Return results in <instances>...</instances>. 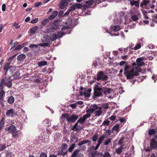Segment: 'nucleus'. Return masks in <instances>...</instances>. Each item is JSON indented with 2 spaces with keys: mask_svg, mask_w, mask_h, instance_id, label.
Returning a JSON list of instances; mask_svg holds the SVG:
<instances>
[{
  "mask_svg": "<svg viewBox=\"0 0 157 157\" xmlns=\"http://www.w3.org/2000/svg\"><path fill=\"white\" fill-rule=\"evenodd\" d=\"M131 67L127 64H126L124 69V75L126 77V79H132L135 76H136L139 75V72H140L142 69L140 67H137L136 69L137 71H135L134 68H132L130 69Z\"/></svg>",
  "mask_w": 157,
  "mask_h": 157,
  "instance_id": "f257e3e1",
  "label": "nucleus"
},
{
  "mask_svg": "<svg viewBox=\"0 0 157 157\" xmlns=\"http://www.w3.org/2000/svg\"><path fill=\"white\" fill-rule=\"evenodd\" d=\"M62 117L63 119H66V121L68 123L74 122L78 118V116L75 114H73L70 117L68 113L63 114Z\"/></svg>",
  "mask_w": 157,
  "mask_h": 157,
  "instance_id": "f03ea898",
  "label": "nucleus"
},
{
  "mask_svg": "<svg viewBox=\"0 0 157 157\" xmlns=\"http://www.w3.org/2000/svg\"><path fill=\"white\" fill-rule=\"evenodd\" d=\"M94 94L95 97H101L103 95V89L99 86L97 84H95L94 87Z\"/></svg>",
  "mask_w": 157,
  "mask_h": 157,
  "instance_id": "7ed1b4c3",
  "label": "nucleus"
},
{
  "mask_svg": "<svg viewBox=\"0 0 157 157\" xmlns=\"http://www.w3.org/2000/svg\"><path fill=\"white\" fill-rule=\"evenodd\" d=\"M108 78V76L105 75L103 71H100L97 74V77H95L94 79L95 80L99 81L101 80L102 81H105Z\"/></svg>",
  "mask_w": 157,
  "mask_h": 157,
  "instance_id": "20e7f679",
  "label": "nucleus"
},
{
  "mask_svg": "<svg viewBox=\"0 0 157 157\" xmlns=\"http://www.w3.org/2000/svg\"><path fill=\"white\" fill-rule=\"evenodd\" d=\"M68 32L65 33V32H61L60 31H59L57 34H56L55 33H53L52 36H54V37L53 38H50V39L52 41H54L55 40H56L58 37H59V38H61L63 36L65 35L67 33L69 34L70 33V30H68Z\"/></svg>",
  "mask_w": 157,
  "mask_h": 157,
  "instance_id": "39448f33",
  "label": "nucleus"
},
{
  "mask_svg": "<svg viewBox=\"0 0 157 157\" xmlns=\"http://www.w3.org/2000/svg\"><path fill=\"white\" fill-rule=\"evenodd\" d=\"M131 18L133 21H136L139 19L140 16V13L138 11H134V10H130Z\"/></svg>",
  "mask_w": 157,
  "mask_h": 157,
  "instance_id": "423d86ee",
  "label": "nucleus"
},
{
  "mask_svg": "<svg viewBox=\"0 0 157 157\" xmlns=\"http://www.w3.org/2000/svg\"><path fill=\"white\" fill-rule=\"evenodd\" d=\"M150 2L149 0H142L140 4V7L143 9H149V3Z\"/></svg>",
  "mask_w": 157,
  "mask_h": 157,
  "instance_id": "0eeeda50",
  "label": "nucleus"
},
{
  "mask_svg": "<svg viewBox=\"0 0 157 157\" xmlns=\"http://www.w3.org/2000/svg\"><path fill=\"white\" fill-rule=\"evenodd\" d=\"M85 3L86 4L83 5L84 10H85V9L88 8H91L94 7V5H95V2L93 0L86 1Z\"/></svg>",
  "mask_w": 157,
  "mask_h": 157,
  "instance_id": "6e6552de",
  "label": "nucleus"
},
{
  "mask_svg": "<svg viewBox=\"0 0 157 157\" xmlns=\"http://www.w3.org/2000/svg\"><path fill=\"white\" fill-rule=\"evenodd\" d=\"M94 106H95V107H97V109L96 110H94V114H95V116L96 117H98L102 113L101 108L98 107L96 104H94Z\"/></svg>",
  "mask_w": 157,
  "mask_h": 157,
  "instance_id": "1a4fd4ad",
  "label": "nucleus"
},
{
  "mask_svg": "<svg viewBox=\"0 0 157 157\" xmlns=\"http://www.w3.org/2000/svg\"><path fill=\"white\" fill-rule=\"evenodd\" d=\"M150 147L153 149L155 150L157 149V142L154 138H152L150 143Z\"/></svg>",
  "mask_w": 157,
  "mask_h": 157,
  "instance_id": "9d476101",
  "label": "nucleus"
},
{
  "mask_svg": "<svg viewBox=\"0 0 157 157\" xmlns=\"http://www.w3.org/2000/svg\"><path fill=\"white\" fill-rule=\"evenodd\" d=\"M144 58L143 57H140L136 59L137 65L138 66H142L145 65V63L142 62V61L144 60Z\"/></svg>",
  "mask_w": 157,
  "mask_h": 157,
  "instance_id": "9b49d317",
  "label": "nucleus"
},
{
  "mask_svg": "<svg viewBox=\"0 0 157 157\" xmlns=\"http://www.w3.org/2000/svg\"><path fill=\"white\" fill-rule=\"evenodd\" d=\"M97 107H95V106H94V104L93 105V107L92 108L90 109H87L86 110V112L87 114L86 115H87L89 116V117H90L91 116L90 114L94 112L95 110H96Z\"/></svg>",
  "mask_w": 157,
  "mask_h": 157,
  "instance_id": "f8f14e48",
  "label": "nucleus"
},
{
  "mask_svg": "<svg viewBox=\"0 0 157 157\" xmlns=\"http://www.w3.org/2000/svg\"><path fill=\"white\" fill-rule=\"evenodd\" d=\"M6 131H7L9 133H11L15 131L16 130V128L14 125H11L7 129L5 128Z\"/></svg>",
  "mask_w": 157,
  "mask_h": 157,
  "instance_id": "ddd939ff",
  "label": "nucleus"
},
{
  "mask_svg": "<svg viewBox=\"0 0 157 157\" xmlns=\"http://www.w3.org/2000/svg\"><path fill=\"white\" fill-rule=\"evenodd\" d=\"M10 80H11L10 77H6L5 78L2 79L0 83V86H3V85L6 82H7Z\"/></svg>",
  "mask_w": 157,
  "mask_h": 157,
  "instance_id": "4468645a",
  "label": "nucleus"
},
{
  "mask_svg": "<svg viewBox=\"0 0 157 157\" xmlns=\"http://www.w3.org/2000/svg\"><path fill=\"white\" fill-rule=\"evenodd\" d=\"M82 6V4L79 3H76L74 5H73L70 7V8L68 10H75L76 9H81Z\"/></svg>",
  "mask_w": 157,
  "mask_h": 157,
  "instance_id": "2eb2a0df",
  "label": "nucleus"
},
{
  "mask_svg": "<svg viewBox=\"0 0 157 157\" xmlns=\"http://www.w3.org/2000/svg\"><path fill=\"white\" fill-rule=\"evenodd\" d=\"M89 116L87 115H84L83 117H81L77 121L80 124H83L84 123L86 120L89 117Z\"/></svg>",
  "mask_w": 157,
  "mask_h": 157,
  "instance_id": "dca6fc26",
  "label": "nucleus"
},
{
  "mask_svg": "<svg viewBox=\"0 0 157 157\" xmlns=\"http://www.w3.org/2000/svg\"><path fill=\"white\" fill-rule=\"evenodd\" d=\"M68 3L67 1H61L59 4V6L61 9H64L68 5Z\"/></svg>",
  "mask_w": 157,
  "mask_h": 157,
  "instance_id": "f3484780",
  "label": "nucleus"
},
{
  "mask_svg": "<svg viewBox=\"0 0 157 157\" xmlns=\"http://www.w3.org/2000/svg\"><path fill=\"white\" fill-rule=\"evenodd\" d=\"M80 151V150L78 149H76L75 151L71 155V157H80V155L81 154L80 153L78 154V152Z\"/></svg>",
  "mask_w": 157,
  "mask_h": 157,
  "instance_id": "a211bd4d",
  "label": "nucleus"
},
{
  "mask_svg": "<svg viewBox=\"0 0 157 157\" xmlns=\"http://www.w3.org/2000/svg\"><path fill=\"white\" fill-rule=\"evenodd\" d=\"M14 114V109H8L6 111V114L7 116H11V117H13V114Z\"/></svg>",
  "mask_w": 157,
  "mask_h": 157,
  "instance_id": "6ab92c4d",
  "label": "nucleus"
},
{
  "mask_svg": "<svg viewBox=\"0 0 157 157\" xmlns=\"http://www.w3.org/2000/svg\"><path fill=\"white\" fill-rule=\"evenodd\" d=\"M88 143V145H90V141L88 140H84L80 142L78 144V145L79 146H81L84 144H86Z\"/></svg>",
  "mask_w": 157,
  "mask_h": 157,
  "instance_id": "aec40b11",
  "label": "nucleus"
},
{
  "mask_svg": "<svg viewBox=\"0 0 157 157\" xmlns=\"http://www.w3.org/2000/svg\"><path fill=\"white\" fill-rule=\"evenodd\" d=\"M111 29L112 31L116 32L120 30V26L118 25L111 26Z\"/></svg>",
  "mask_w": 157,
  "mask_h": 157,
  "instance_id": "412c9836",
  "label": "nucleus"
},
{
  "mask_svg": "<svg viewBox=\"0 0 157 157\" xmlns=\"http://www.w3.org/2000/svg\"><path fill=\"white\" fill-rule=\"evenodd\" d=\"M58 12L56 10L54 11L52 13L51 15L49 17V19L50 20H52L55 17H56L58 14Z\"/></svg>",
  "mask_w": 157,
  "mask_h": 157,
  "instance_id": "4be33fe9",
  "label": "nucleus"
},
{
  "mask_svg": "<svg viewBox=\"0 0 157 157\" xmlns=\"http://www.w3.org/2000/svg\"><path fill=\"white\" fill-rule=\"evenodd\" d=\"M5 153L6 157H12L13 156L12 152L9 150H5Z\"/></svg>",
  "mask_w": 157,
  "mask_h": 157,
  "instance_id": "5701e85b",
  "label": "nucleus"
},
{
  "mask_svg": "<svg viewBox=\"0 0 157 157\" xmlns=\"http://www.w3.org/2000/svg\"><path fill=\"white\" fill-rule=\"evenodd\" d=\"M111 133V130L109 129L106 130L105 131L104 133L102 136H104L105 138H107L110 135Z\"/></svg>",
  "mask_w": 157,
  "mask_h": 157,
  "instance_id": "b1692460",
  "label": "nucleus"
},
{
  "mask_svg": "<svg viewBox=\"0 0 157 157\" xmlns=\"http://www.w3.org/2000/svg\"><path fill=\"white\" fill-rule=\"evenodd\" d=\"M130 4L132 6H135L137 8H138L139 6V3L138 1H131Z\"/></svg>",
  "mask_w": 157,
  "mask_h": 157,
  "instance_id": "393cba45",
  "label": "nucleus"
},
{
  "mask_svg": "<svg viewBox=\"0 0 157 157\" xmlns=\"http://www.w3.org/2000/svg\"><path fill=\"white\" fill-rule=\"evenodd\" d=\"M5 118L4 117H3L2 118V120H1L0 122V130H1L3 128L5 122Z\"/></svg>",
  "mask_w": 157,
  "mask_h": 157,
  "instance_id": "a878e982",
  "label": "nucleus"
},
{
  "mask_svg": "<svg viewBox=\"0 0 157 157\" xmlns=\"http://www.w3.org/2000/svg\"><path fill=\"white\" fill-rule=\"evenodd\" d=\"M20 73L19 71H17L15 72L14 75L13 76L14 79H16L20 78Z\"/></svg>",
  "mask_w": 157,
  "mask_h": 157,
  "instance_id": "bb28decb",
  "label": "nucleus"
},
{
  "mask_svg": "<svg viewBox=\"0 0 157 157\" xmlns=\"http://www.w3.org/2000/svg\"><path fill=\"white\" fill-rule=\"evenodd\" d=\"M3 89V86H0V98H3L5 96V92Z\"/></svg>",
  "mask_w": 157,
  "mask_h": 157,
  "instance_id": "cd10ccee",
  "label": "nucleus"
},
{
  "mask_svg": "<svg viewBox=\"0 0 157 157\" xmlns=\"http://www.w3.org/2000/svg\"><path fill=\"white\" fill-rule=\"evenodd\" d=\"M14 101V98L13 96L9 97L7 99L8 103L10 104H12L13 103Z\"/></svg>",
  "mask_w": 157,
  "mask_h": 157,
  "instance_id": "c85d7f7f",
  "label": "nucleus"
},
{
  "mask_svg": "<svg viewBox=\"0 0 157 157\" xmlns=\"http://www.w3.org/2000/svg\"><path fill=\"white\" fill-rule=\"evenodd\" d=\"M26 56L25 54H21L18 55L17 57V59L18 61H21L25 58Z\"/></svg>",
  "mask_w": 157,
  "mask_h": 157,
  "instance_id": "c756f323",
  "label": "nucleus"
},
{
  "mask_svg": "<svg viewBox=\"0 0 157 157\" xmlns=\"http://www.w3.org/2000/svg\"><path fill=\"white\" fill-rule=\"evenodd\" d=\"M38 29L37 26H35L32 27L30 30V33L32 34H34Z\"/></svg>",
  "mask_w": 157,
  "mask_h": 157,
  "instance_id": "7c9ffc66",
  "label": "nucleus"
},
{
  "mask_svg": "<svg viewBox=\"0 0 157 157\" xmlns=\"http://www.w3.org/2000/svg\"><path fill=\"white\" fill-rule=\"evenodd\" d=\"M43 124L47 127L50 126L51 124V122L49 121V119H48L44 120L43 121Z\"/></svg>",
  "mask_w": 157,
  "mask_h": 157,
  "instance_id": "2f4dec72",
  "label": "nucleus"
},
{
  "mask_svg": "<svg viewBox=\"0 0 157 157\" xmlns=\"http://www.w3.org/2000/svg\"><path fill=\"white\" fill-rule=\"evenodd\" d=\"M12 80H11L8 82H6L4 84L5 86H7L9 88H10L12 86Z\"/></svg>",
  "mask_w": 157,
  "mask_h": 157,
  "instance_id": "473e14b6",
  "label": "nucleus"
},
{
  "mask_svg": "<svg viewBox=\"0 0 157 157\" xmlns=\"http://www.w3.org/2000/svg\"><path fill=\"white\" fill-rule=\"evenodd\" d=\"M26 43H24L18 45L16 47L15 50H18L21 49L26 45Z\"/></svg>",
  "mask_w": 157,
  "mask_h": 157,
  "instance_id": "72a5a7b5",
  "label": "nucleus"
},
{
  "mask_svg": "<svg viewBox=\"0 0 157 157\" xmlns=\"http://www.w3.org/2000/svg\"><path fill=\"white\" fill-rule=\"evenodd\" d=\"M47 62L46 61H42L39 62L38 63V65L39 67H42L47 65Z\"/></svg>",
  "mask_w": 157,
  "mask_h": 157,
  "instance_id": "f704fd0d",
  "label": "nucleus"
},
{
  "mask_svg": "<svg viewBox=\"0 0 157 157\" xmlns=\"http://www.w3.org/2000/svg\"><path fill=\"white\" fill-rule=\"evenodd\" d=\"M123 145H121L116 150V152L117 154H119L121 153L123 149Z\"/></svg>",
  "mask_w": 157,
  "mask_h": 157,
  "instance_id": "c9c22d12",
  "label": "nucleus"
},
{
  "mask_svg": "<svg viewBox=\"0 0 157 157\" xmlns=\"http://www.w3.org/2000/svg\"><path fill=\"white\" fill-rule=\"evenodd\" d=\"M119 119L117 120V121H120L121 123H125L126 121V120L127 119V118L126 117H119Z\"/></svg>",
  "mask_w": 157,
  "mask_h": 157,
  "instance_id": "e433bc0d",
  "label": "nucleus"
},
{
  "mask_svg": "<svg viewBox=\"0 0 157 157\" xmlns=\"http://www.w3.org/2000/svg\"><path fill=\"white\" fill-rule=\"evenodd\" d=\"M10 63H6L4 67V69L6 71V72L9 69L10 67Z\"/></svg>",
  "mask_w": 157,
  "mask_h": 157,
  "instance_id": "4c0bfd02",
  "label": "nucleus"
},
{
  "mask_svg": "<svg viewBox=\"0 0 157 157\" xmlns=\"http://www.w3.org/2000/svg\"><path fill=\"white\" fill-rule=\"evenodd\" d=\"M155 130L154 129H149L148 131V135L150 136L154 135L155 134Z\"/></svg>",
  "mask_w": 157,
  "mask_h": 157,
  "instance_id": "58836bf2",
  "label": "nucleus"
},
{
  "mask_svg": "<svg viewBox=\"0 0 157 157\" xmlns=\"http://www.w3.org/2000/svg\"><path fill=\"white\" fill-rule=\"evenodd\" d=\"M111 89L109 88H106L105 90H103V93L105 95L107 94H110Z\"/></svg>",
  "mask_w": 157,
  "mask_h": 157,
  "instance_id": "ea45409f",
  "label": "nucleus"
},
{
  "mask_svg": "<svg viewBox=\"0 0 157 157\" xmlns=\"http://www.w3.org/2000/svg\"><path fill=\"white\" fill-rule=\"evenodd\" d=\"M119 125L118 124H117L114 125L112 128V131H115L116 132H119Z\"/></svg>",
  "mask_w": 157,
  "mask_h": 157,
  "instance_id": "a19ab883",
  "label": "nucleus"
},
{
  "mask_svg": "<svg viewBox=\"0 0 157 157\" xmlns=\"http://www.w3.org/2000/svg\"><path fill=\"white\" fill-rule=\"evenodd\" d=\"M13 137L16 139L18 137V133L17 131H15L11 133Z\"/></svg>",
  "mask_w": 157,
  "mask_h": 157,
  "instance_id": "79ce46f5",
  "label": "nucleus"
},
{
  "mask_svg": "<svg viewBox=\"0 0 157 157\" xmlns=\"http://www.w3.org/2000/svg\"><path fill=\"white\" fill-rule=\"evenodd\" d=\"M38 45L32 44H30L29 46V47L32 50H33L34 48H36L38 47Z\"/></svg>",
  "mask_w": 157,
  "mask_h": 157,
  "instance_id": "37998d69",
  "label": "nucleus"
},
{
  "mask_svg": "<svg viewBox=\"0 0 157 157\" xmlns=\"http://www.w3.org/2000/svg\"><path fill=\"white\" fill-rule=\"evenodd\" d=\"M146 10H144V11H142V13L144 15V18L148 19L149 18L148 17V16H149V15H148L147 13L146 12Z\"/></svg>",
  "mask_w": 157,
  "mask_h": 157,
  "instance_id": "c03bdc74",
  "label": "nucleus"
},
{
  "mask_svg": "<svg viewBox=\"0 0 157 157\" xmlns=\"http://www.w3.org/2000/svg\"><path fill=\"white\" fill-rule=\"evenodd\" d=\"M105 137L104 136H101L99 138L98 140V143H100L101 144L102 142L104 140V139Z\"/></svg>",
  "mask_w": 157,
  "mask_h": 157,
  "instance_id": "a18cd8bd",
  "label": "nucleus"
},
{
  "mask_svg": "<svg viewBox=\"0 0 157 157\" xmlns=\"http://www.w3.org/2000/svg\"><path fill=\"white\" fill-rule=\"evenodd\" d=\"M12 26L14 27L16 29H19L20 28L21 25H19L18 23H17L15 22L13 25Z\"/></svg>",
  "mask_w": 157,
  "mask_h": 157,
  "instance_id": "49530a36",
  "label": "nucleus"
},
{
  "mask_svg": "<svg viewBox=\"0 0 157 157\" xmlns=\"http://www.w3.org/2000/svg\"><path fill=\"white\" fill-rule=\"evenodd\" d=\"M49 20L48 19H45L44 20L41 22V24L43 26H45L49 22Z\"/></svg>",
  "mask_w": 157,
  "mask_h": 157,
  "instance_id": "de8ad7c7",
  "label": "nucleus"
},
{
  "mask_svg": "<svg viewBox=\"0 0 157 157\" xmlns=\"http://www.w3.org/2000/svg\"><path fill=\"white\" fill-rule=\"evenodd\" d=\"M101 109L103 108L105 109H108L109 108V105L108 103H105L101 105Z\"/></svg>",
  "mask_w": 157,
  "mask_h": 157,
  "instance_id": "09e8293b",
  "label": "nucleus"
},
{
  "mask_svg": "<svg viewBox=\"0 0 157 157\" xmlns=\"http://www.w3.org/2000/svg\"><path fill=\"white\" fill-rule=\"evenodd\" d=\"M75 146V144H71V146L69 148L68 150V151L69 152H72L73 151V150Z\"/></svg>",
  "mask_w": 157,
  "mask_h": 157,
  "instance_id": "8fccbe9b",
  "label": "nucleus"
},
{
  "mask_svg": "<svg viewBox=\"0 0 157 157\" xmlns=\"http://www.w3.org/2000/svg\"><path fill=\"white\" fill-rule=\"evenodd\" d=\"M98 134H95L92 137V141L94 142H96L98 139Z\"/></svg>",
  "mask_w": 157,
  "mask_h": 157,
  "instance_id": "3c124183",
  "label": "nucleus"
},
{
  "mask_svg": "<svg viewBox=\"0 0 157 157\" xmlns=\"http://www.w3.org/2000/svg\"><path fill=\"white\" fill-rule=\"evenodd\" d=\"M109 123L110 121H109L106 120L104 121L102 124V125L107 126L109 124Z\"/></svg>",
  "mask_w": 157,
  "mask_h": 157,
  "instance_id": "603ef678",
  "label": "nucleus"
},
{
  "mask_svg": "<svg viewBox=\"0 0 157 157\" xmlns=\"http://www.w3.org/2000/svg\"><path fill=\"white\" fill-rule=\"evenodd\" d=\"M67 145L66 143L62 144L61 146V148L62 149L65 150L67 149Z\"/></svg>",
  "mask_w": 157,
  "mask_h": 157,
  "instance_id": "864d4df0",
  "label": "nucleus"
},
{
  "mask_svg": "<svg viewBox=\"0 0 157 157\" xmlns=\"http://www.w3.org/2000/svg\"><path fill=\"white\" fill-rule=\"evenodd\" d=\"M112 140V139L109 138L104 143V145H108L111 142Z\"/></svg>",
  "mask_w": 157,
  "mask_h": 157,
  "instance_id": "5fc2aeb1",
  "label": "nucleus"
},
{
  "mask_svg": "<svg viewBox=\"0 0 157 157\" xmlns=\"http://www.w3.org/2000/svg\"><path fill=\"white\" fill-rule=\"evenodd\" d=\"M38 45L41 47H48L49 46V44L48 43H40L38 44Z\"/></svg>",
  "mask_w": 157,
  "mask_h": 157,
  "instance_id": "6e6d98bb",
  "label": "nucleus"
},
{
  "mask_svg": "<svg viewBox=\"0 0 157 157\" xmlns=\"http://www.w3.org/2000/svg\"><path fill=\"white\" fill-rule=\"evenodd\" d=\"M124 140V137L121 138L118 142V145H121L123 143V142Z\"/></svg>",
  "mask_w": 157,
  "mask_h": 157,
  "instance_id": "4d7b16f0",
  "label": "nucleus"
},
{
  "mask_svg": "<svg viewBox=\"0 0 157 157\" xmlns=\"http://www.w3.org/2000/svg\"><path fill=\"white\" fill-rule=\"evenodd\" d=\"M6 148V145L5 144H1L0 145V151H2L4 150Z\"/></svg>",
  "mask_w": 157,
  "mask_h": 157,
  "instance_id": "13d9d810",
  "label": "nucleus"
},
{
  "mask_svg": "<svg viewBox=\"0 0 157 157\" xmlns=\"http://www.w3.org/2000/svg\"><path fill=\"white\" fill-rule=\"evenodd\" d=\"M103 157H111V155L108 152L105 153Z\"/></svg>",
  "mask_w": 157,
  "mask_h": 157,
  "instance_id": "bf43d9fd",
  "label": "nucleus"
},
{
  "mask_svg": "<svg viewBox=\"0 0 157 157\" xmlns=\"http://www.w3.org/2000/svg\"><path fill=\"white\" fill-rule=\"evenodd\" d=\"M97 151H95L91 154V155L89 157H95L97 155Z\"/></svg>",
  "mask_w": 157,
  "mask_h": 157,
  "instance_id": "052dcab7",
  "label": "nucleus"
},
{
  "mask_svg": "<svg viewBox=\"0 0 157 157\" xmlns=\"http://www.w3.org/2000/svg\"><path fill=\"white\" fill-rule=\"evenodd\" d=\"M141 47V45L140 44H139L136 45L134 48L133 49L136 50L140 49Z\"/></svg>",
  "mask_w": 157,
  "mask_h": 157,
  "instance_id": "680f3d73",
  "label": "nucleus"
},
{
  "mask_svg": "<svg viewBox=\"0 0 157 157\" xmlns=\"http://www.w3.org/2000/svg\"><path fill=\"white\" fill-rule=\"evenodd\" d=\"M69 27L67 26H63V27L62 28L61 30H62L63 31L65 30L66 29L67 30V31H66V33L67 32H67H68V30H68V29H69Z\"/></svg>",
  "mask_w": 157,
  "mask_h": 157,
  "instance_id": "e2e57ef3",
  "label": "nucleus"
},
{
  "mask_svg": "<svg viewBox=\"0 0 157 157\" xmlns=\"http://www.w3.org/2000/svg\"><path fill=\"white\" fill-rule=\"evenodd\" d=\"M83 95L86 97H89L90 96V94L86 90H84L83 92Z\"/></svg>",
  "mask_w": 157,
  "mask_h": 157,
  "instance_id": "0e129e2a",
  "label": "nucleus"
},
{
  "mask_svg": "<svg viewBox=\"0 0 157 157\" xmlns=\"http://www.w3.org/2000/svg\"><path fill=\"white\" fill-rule=\"evenodd\" d=\"M0 102L1 105L3 107L4 106V101L3 99V98H0Z\"/></svg>",
  "mask_w": 157,
  "mask_h": 157,
  "instance_id": "69168bd1",
  "label": "nucleus"
},
{
  "mask_svg": "<svg viewBox=\"0 0 157 157\" xmlns=\"http://www.w3.org/2000/svg\"><path fill=\"white\" fill-rule=\"evenodd\" d=\"M38 21V18H35L31 20L30 23L32 24H34L37 23Z\"/></svg>",
  "mask_w": 157,
  "mask_h": 157,
  "instance_id": "338daca9",
  "label": "nucleus"
},
{
  "mask_svg": "<svg viewBox=\"0 0 157 157\" xmlns=\"http://www.w3.org/2000/svg\"><path fill=\"white\" fill-rule=\"evenodd\" d=\"M47 154L44 152L41 153L40 155V157H47Z\"/></svg>",
  "mask_w": 157,
  "mask_h": 157,
  "instance_id": "774afa93",
  "label": "nucleus"
}]
</instances>
